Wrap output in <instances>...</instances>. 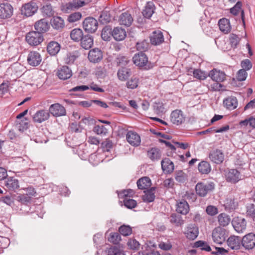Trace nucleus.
<instances>
[{
  "mask_svg": "<svg viewBox=\"0 0 255 255\" xmlns=\"http://www.w3.org/2000/svg\"><path fill=\"white\" fill-rule=\"evenodd\" d=\"M91 1V0H72L63 3L61 6V10L64 13H69L84 6Z\"/></svg>",
  "mask_w": 255,
  "mask_h": 255,
  "instance_id": "1",
  "label": "nucleus"
},
{
  "mask_svg": "<svg viewBox=\"0 0 255 255\" xmlns=\"http://www.w3.org/2000/svg\"><path fill=\"white\" fill-rule=\"evenodd\" d=\"M215 188V184L212 182H199L195 187L196 192L201 197H205Z\"/></svg>",
  "mask_w": 255,
  "mask_h": 255,
  "instance_id": "2",
  "label": "nucleus"
},
{
  "mask_svg": "<svg viewBox=\"0 0 255 255\" xmlns=\"http://www.w3.org/2000/svg\"><path fill=\"white\" fill-rule=\"evenodd\" d=\"M16 200L20 203V210L22 214H26L30 210V206L32 203V198L25 194H18Z\"/></svg>",
  "mask_w": 255,
  "mask_h": 255,
  "instance_id": "3",
  "label": "nucleus"
},
{
  "mask_svg": "<svg viewBox=\"0 0 255 255\" xmlns=\"http://www.w3.org/2000/svg\"><path fill=\"white\" fill-rule=\"evenodd\" d=\"M26 42L31 46H37L40 44L43 40V35L38 31H32L26 35Z\"/></svg>",
  "mask_w": 255,
  "mask_h": 255,
  "instance_id": "4",
  "label": "nucleus"
},
{
  "mask_svg": "<svg viewBox=\"0 0 255 255\" xmlns=\"http://www.w3.org/2000/svg\"><path fill=\"white\" fill-rule=\"evenodd\" d=\"M38 8L37 3L34 1H30L22 5L21 8V14L26 17L34 15Z\"/></svg>",
  "mask_w": 255,
  "mask_h": 255,
  "instance_id": "5",
  "label": "nucleus"
},
{
  "mask_svg": "<svg viewBox=\"0 0 255 255\" xmlns=\"http://www.w3.org/2000/svg\"><path fill=\"white\" fill-rule=\"evenodd\" d=\"M212 237L215 243L222 245L227 237L226 231L220 227H216L212 231Z\"/></svg>",
  "mask_w": 255,
  "mask_h": 255,
  "instance_id": "6",
  "label": "nucleus"
},
{
  "mask_svg": "<svg viewBox=\"0 0 255 255\" xmlns=\"http://www.w3.org/2000/svg\"><path fill=\"white\" fill-rule=\"evenodd\" d=\"M170 120L173 125L179 126L185 122L186 116L182 111L176 109L171 112Z\"/></svg>",
  "mask_w": 255,
  "mask_h": 255,
  "instance_id": "7",
  "label": "nucleus"
},
{
  "mask_svg": "<svg viewBox=\"0 0 255 255\" xmlns=\"http://www.w3.org/2000/svg\"><path fill=\"white\" fill-rule=\"evenodd\" d=\"M98 26V21L92 17L86 18L83 22V27L85 31L88 32H95L97 29Z\"/></svg>",
  "mask_w": 255,
  "mask_h": 255,
  "instance_id": "8",
  "label": "nucleus"
},
{
  "mask_svg": "<svg viewBox=\"0 0 255 255\" xmlns=\"http://www.w3.org/2000/svg\"><path fill=\"white\" fill-rule=\"evenodd\" d=\"M232 224L234 230L238 233H244L247 228V222L242 217H234L232 221Z\"/></svg>",
  "mask_w": 255,
  "mask_h": 255,
  "instance_id": "9",
  "label": "nucleus"
},
{
  "mask_svg": "<svg viewBox=\"0 0 255 255\" xmlns=\"http://www.w3.org/2000/svg\"><path fill=\"white\" fill-rule=\"evenodd\" d=\"M13 8L8 2L0 4V19H5L9 18L13 15Z\"/></svg>",
  "mask_w": 255,
  "mask_h": 255,
  "instance_id": "10",
  "label": "nucleus"
},
{
  "mask_svg": "<svg viewBox=\"0 0 255 255\" xmlns=\"http://www.w3.org/2000/svg\"><path fill=\"white\" fill-rule=\"evenodd\" d=\"M241 244L246 250H251L255 247V234L250 233L242 238Z\"/></svg>",
  "mask_w": 255,
  "mask_h": 255,
  "instance_id": "11",
  "label": "nucleus"
},
{
  "mask_svg": "<svg viewBox=\"0 0 255 255\" xmlns=\"http://www.w3.org/2000/svg\"><path fill=\"white\" fill-rule=\"evenodd\" d=\"M27 63L33 67L39 65L42 61V57L40 54L35 51H32L29 52L27 58Z\"/></svg>",
  "mask_w": 255,
  "mask_h": 255,
  "instance_id": "12",
  "label": "nucleus"
},
{
  "mask_svg": "<svg viewBox=\"0 0 255 255\" xmlns=\"http://www.w3.org/2000/svg\"><path fill=\"white\" fill-rule=\"evenodd\" d=\"M49 113L55 117L63 116L66 114L65 108L59 103L52 104L49 107Z\"/></svg>",
  "mask_w": 255,
  "mask_h": 255,
  "instance_id": "13",
  "label": "nucleus"
},
{
  "mask_svg": "<svg viewBox=\"0 0 255 255\" xmlns=\"http://www.w3.org/2000/svg\"><path fill=\"white\" fill-rule=\"evenodd\" d=\"M208 76L212 80L217 82H222L226 78V75L224 72L215 68L209 72Z\"/></svg>",
  "mask_w": 255,
  "mask_h": 255,
  "instance_id": "14",
  "label": "nucleus"
},
{
  "mask_svg": "<svg viewBox=\"0 0 255 255\" xmlns=\"http://www.w3.org/2000/svg\"><path fill=\"white\" fill-rule=\"evenodd\" d=\"M184 234L188 239L194 240L196 239L198 236V228L195 225H189L185 229Z\"/></svg>",
  "mask_w": 255,
  "mask_h": 255,
  "instance_id": "15",
  "label": "nucleus"
},
{
  "mask_svg": "<svg viewBox=\"0 0 255 255\" xmlns=\"http://www.w3.org/2000/svg\"><path fill=\"white\" fill-rule=\"evenodd\" d=\"M118 22L121 25L128 27L131 25L133 18L129 12H123L119 15Z\"/></svg>",
  "mask_w": 255,
  "mask_h": 255,
  "instance_id": "16",
  "label": "nucleus"
},
{
  "mask_svg": "<svg viewBox=\"0 0 255 255\" xmlns=\"http://www.w3.org/2000/svg\"><path fill=\"white\" fill-rule=\"evenodd\" d=\"M126 139L127 141L133 146H137L140 144V137L134 131H128L126 134Z\"/></svg>",
  "mask_w": 255,
  "mask_h": 255,
  "instance_id": "17",
  "label": "nucleus"
},
{
  "mask_svg": "<svg viewBox=\"0 0 255 255\" xmlns=\"http://www.w3.org/2000/svg\"><path fill=\"white\" fill-rule=\"evenodd\" d=\"M226 178L227 181L236 183L241 179V176L237 169H231L226 172Z\"/></svg>",
  "mask_w": 255,
  "mask_h": 255,
  "instance_id": "18",
  "label": "nucleus"
},
{
  "mask_svg": "<svg viewBox=\"0 0 255 255\" xmlns=\"http://www.w3.org/2000/svg\"><path fill=\"white\" fill-rule=\"evenodd\" d=\"M223 105L227 109L233 110L237 108L238 101L236 97L233 96H228L224 99Z\"/></svg>",
  "mask_w": 255,
  "mask_h": 255,
  "instance_id": "19",
  "label": "nucleus"
},
{
  "mask_svg": "<svg viewBox=\"0 0 255 255\" xmlns=\"http://www.w3.org/2000/svg\"><path fill=\"white\" fill-rule=\"evenodd\" d=\"M50 117V114L45 110L37 111L33 116V120L34 122L41 123L47 120Z\"/></svg>",
  "mask_w": 255,
  "mask_h": 255,
  "instance_id": "20",
  "label": "nucleus"
},
{
  "mask_svg": "<svg viewBox=\"0 0 255 255\" xmlns=\"http://www.w3.org/2000/svg\"><path fill=\"white\" fill-rule=\"evenodd\" d=\"M132 59L133 63L140 67L145 66L148 62L146 55L142 52L135 54Z\"/></svg>",
  "mask_w": 255,
  "mask_h": 255,
  "instance_id": "21",
  "label": "nucleus"
},
{
  "mask_svg": "<svg viewBox=\"0 0 255 255\" xmlns=\"http://www.w3.org/2000/svg\"><path fill=\"white\" fill-rule=\"evenodd\" d=\"M103 58L102 52L98 48L91 50L88 54L89 60L93 63H98Z\"/></svg>",
  "mask_w": 255,
  "mask_h": 255,
  "instance_id": "22",
  "label": "nucleus"
},
{
  "mask_svg": "<svg viewBox=\"0 0 255 255\" xmlns=\"http://www.w3.org/2000/svg\"><path fill=\"white\" fill-rule=\"evenodd\" d=\"M150 40L151 43L154 45H158L164 41V36L162 32L160 30H155L152 32Z\"/></svg>",
  "mask_w": 255,
  "mask_h": 255,
  "instance_id": "23",
  "label": "nucleus"
},
{
  "mask_svg": "<svg viewBox=\"0 0 255 255\" xmlns=\"http://www.w3.org/2000/svg\"><path fill=\"white\" fill-rule=\"evenodd\" d=\"M209 158L212 162L216 164H220L224 160V155L220 150L216 149L210 153Z\"/></svg>",
  "mask_w": 255,
  "mask_h": 255,
  "instance_id": "24",
  "label": "nucleus"
},
{
  "mask_svg": "<svg viewBox=\"0 0 255 255\" xmlns=\"http://www.w3.org/2000/svg\"><path fill=\"white\" fill-rule=\"evenodd\" d=\"M57 75L60 79L66 80L72 76V72L68 66H63L58 69Z\"/></svg>",
  "mask_w": 255,
  "mask_h": 255,
  "instance_id": "25",
  "label": "nucleus"
},
{
  "mask_svg": "<svg viewBox=\"0 0 255 255\" xmlns=\"http://www.w3.org/2000/svg\"><path fill=\"white\" fill-rule=\"evenodd\" d=\"M49 24L48 21L45 19H41L35 23L34 28L37 31L42 33H44L48 31L49 28Z\"/></svg>",
  "mask_w": 255,
  "mask_h": 255,
  "instance_id": "26",
  "label": "nucleus"
},
{
  "mask_svg": "<svg viewBox=\"0 0 255 255\" xmlns=\"http://www.w3.org/2000/svg\"><path fill=\"white\" fill-rule=\"evenodd\" d=\"M240 238L236 236H230L227 241V243L229 247L232 250H238L241 246Z\"/></svg>",
  "mask_w": 255,
  "mask_h": 255,
  "instance_id": "27",
  "label": "nucleus"
},
{
  "mask_svg": "<svg viewBox=\"0 0 255 255\" xmlns=\"http://www.w3.org/2000/svg\"><path fill=\"white\" fill-rule=\"evenodd\" d=\"M127 36V33L125 29L116 27L113 30V37L117 41L124 40Z\"/></svg>",
  "mask_w": 255,
  "mask_h": 255,
  "instance_id": "28",
  "label": "nucleus"
},
{
  "mask_svg": "<svg viewBox=\"0 0 255 255\" xmlns=\"http://www.w3.org/2000/svg\"><path fill=\"white\" fill-rule=\"evenodd\" d=\"M162 170L166 173H172L174 169V164L169 158H165L161 162Z\"/></svg>",
  "mask_w": 255,
  "mask_h": 255,
  "instance_id": "29",
  "label": "nucleus"
},
{
  "mask_svg": "<svg viewBox=\"0 0 255 255\" xmlns=\"http://www.w3.org/2000/svg\"><path fill=\"white\" fill-rule=\"evenodd\" d=\"M81 41V46L85 49H89L93 45L94 40L93 37L89 34L84 35Z\"/></svg>",
  "mask_w": 255,
  "mask_h": 255,
  "instance_id": "30",
  "label": "nucleus"
},
{
  "mask_svg": "<svg viewBox=\"0 0 255 255\" xmlns=\"http://www.w3.org/2000/svg\"><path fill=\"white\" fill-rule=\"evenodd\" d=\"M176 211L178 213L182 215H186L189 211V206L188 203L182 200L177 203Z\"/></svg>",
  "mask_w": 255,
  "mask_h": 255,
  "instance_id": "31",
  "label": "nucleus"
},
{
  "mask_svg": "<svg viewBox=\"0 0 255 255\" xmlns=\"http://www.w3.org/2000/svg\"><path fill=\"white\" fill-rule=\"evenodd\" d=\"M219 28L225 33H229L231 30V26L229 19L223 18L221 19L218 22Z\"/></svg>",
  "mask_w": 255,
  "mask_h": 255,
  "instance_id": "32",
  "label": "nucleus"
},
{
  "mask_svg": "<svg viewBox=\"0 0 255 255\" xmlns=\"http://www.w3.org/2000/svg\"><path fill=\"white\" fill-rule=\"evenodd\" d=\"M155 9L154 5L152 1H148L146 3L142 13L144 17L149 18L154 13Z\"/></svg>",
  "mask_w": 255,
  "mask_h": 255,
  "instance_id": "33",
  "label": "nucleus"
},
{
  "mask_svg": "<svg viewBox=\"0 0 255 255\" xmlns=\"http://www.w3.org/2000/svg\"><path fill=\"white\" fill-rule=\"evenodd\" d=\"M4 185L8 190L14 191L19 187V182L17 179L9 177L5 181Z\"/></svg>",
  "mask_w": 255,
  "mask_h": 255,
  "instance_id": "34",
  "label": "nucleus"
},
{
  "mask_svg": "<svg viewBox=\"0 0 255 255\" xmlns=\"http://www.w3.org/2000/svg\"><path fill=\"white\" fill-rule=\"evenodd\" d=\"M60 45L55 41L50 42L47 46V52L51 55H55L60 51Z\"/></svg>",
  "mask_w": 255,
  "mask_h": 255,
  "instance_id": "35",
  "label": "nucleus"
},
{
  "mask_svg": "<svg viewBox=\"0 0 255 255\" xmlns=\"http://www.w3.org/2000/svg\"><path fill=\"white\" fill-rule=\"evenodd\" d=\"M130 75V69L126 67H122L117 73L118 79L122 81H126Z\"/></svg>",
  "mask_w": 255,
  "mask_h": 255,
  "instance_id": "36",
  "label": "nucleus"
},
{
  "mask_svg": "<svg viewBox=\"0 0 255 255\" xmlns=\"http://www.w3.org/2000/svg\"><path fill=\"white\" fill-rule=\"evenodd\" d=\"M147 156L152 161H157L161 157V152L157 148H152L147 151Z\"/></svg>",
  "mask_w": 255,
  "mask_h": 255,
  "instance_id": "37",
  "label": "nucleus"
},
{
  "mask_svg": "<svg viewBox=\"0 0 255 255\" xmlns=\"http://www.w3.org/2000/svg\"><path fill=\"white\" fill-rule=\"evenodd\" d=\"M137 186L139 189H145L150 187L151 185V180L147 177H144L140 178L137 181Z\"/></svg>",
  "mask_w": 255,
  "mask_h": 255,
  "instance_id": "38",
  "label": "nucleus"
},
{
  "mask_svg": "<svg viewBox=\"0 0 255 255\" xmlns=\"http://www.w3.org/2000/svg\"><path fill=\"white\" fill-rule=\"evenodd\" d=\"M84 36L83 31L80 28H74L70 32V37L75 42L81 41Z\"/></svg>",
  "mask_w": 255,
  "mask_h": 255,
  "instance_id": "39",
  "label": "nucleus"
},
{
  "mask_svg": "<svg viewBox=\"0 0 255 255\" xmlns=\"http://www.w3.org/2000/svg\"><path fill=\"white\" fill-rule=\"evenodd\" d=\"M155 188L152 187L149 190L144 191V195L143 196L142 199L144 202H151L155 199Z\"/></svg>",
  "mask_w": 255,
  "mask_h": 255,
  "instance_id": "40",
  "label": "nucleus"
},
{
  "mask_svg": "<svg viewBox=\"0 0 255 255\" xmlns=\"http://www.w3.org/2000/svg\"><path fill=\"white\" fill-rule=\"evenodd\" d=\"M113 36V30L111 26L104 27L102 31L101 37L105 41H110Z\"/></svg>",
  "mask_w": 255,
  "mask_h": 255,
  "instance_id": "41",
  "label": "nucleus"
},
{
  "mask_svg": "<svg viewBox=\"0 0 255 255\" xmlns=\"http://www.w3.org/2000/svg\"><path fill=\"white\" fill-rule=\"evenodd\" d=\"M218 221L220 226L226 227L231 222V218L227 214L221 213L218 216Z\"/></svg>",
  "mask_w": 255,
  "mask_h": 255,
  "instance_id": "42",
  "label": "nucleus"
},
{
  "mask_svg": "<svg viewBox=\"0 0 255 255\" xmlns=\"http://www.w3.org/2000/svg\"><path fill=\"white\" fill-rule=\"evenodd\" d=\"M170 222L175 226H181L184 224L182 217L176 214H172L169 218Z\"/></svg>",
  "mask_w": 255,
  "mask_h": 255,
  "instance_id": "43",
  "label": "nucleus"
},
{
  "mask_svg": "<svg viewBox=\"0 0 255 255\" xmlns=\"http://www.w3.org/2000/svg\"><path fill=\"white\" fill-rule=\"evenodd\" d=\"M198 170L202 174H208L211 171V167L208 162L202 161L198 164Z\"/></svg>",
  "mask_w": 255,
  "mask_h": 255,
  "instance_id": "44",
  "label": "nucleus"
},
{
  "mask_svg": "<svg viewBox=\"0 0 255 255\" xmlns=\"http://www.w3.org/2000/svg\"><path fill=\"white\" fill-rule=\"evenodd\" d=\"M52 26L55 29H60L64 27V20L59 16L53 17L52 21Z\"/></svg>",
  "mask_w": 255,
  "mask_h": 255,
  "instance_id": "45",
  "label": "nucleus"
},
{
  "mask_svg": "<svg viewBox=\"0 0 255 255\" xmlns=\"http://www.w3.org/2000/svg\"><path fill=\"white\" fill-rule=\"evenodd\" d=\"M224 205L227 210H231L235 209L237 207L238 203L234 199L228 198L225 201Z\"/></svg>",
  "mask_w": 255,
  "mask_h": 255,
  "instance_id": "46",
  "label": "nucleus"
},
{
  "mask_svg": "<svg viewBox=\"0 0 255 255\" xmlns=\"http://www.w3.org/2000/svg\"><path fill=\"white\" fill-rule=\"evenodd\" d=\"M105 255H126L124 251L120 247L113 246L107 250Z\"/></svg>",
  "mask_w": 255,
  "mask_h": 255,
  "instance_id": "47",
  "label": "nucleus"
},
{
  "mask_svg": "<svg viewBox=\"0 0 255 255\" xmlns=\"http://www.w3.org/2000/svg\"><path fill=\"white\" fill-rule=\"evenodd\" d=\"M43 15L46 17H51L54 15V11L50 4H46L41 8Z\"/></svg>",
  "mask_w": 255,
  "mask_h": 255,
  "instance_id": "48",
  "label": "nucleus"
},
{
  "mask_svg": "<svg viewBox=\"0 0 255 255\" xmlns=\"http://www.w3.org/2000/svg\"><path fill=\"white\" fill-rule=\"evenodd\" d=\"M94 244L97 249L100 248L104 244V238L102 234H97L93 237Z\"/></svg>",
  "mask_w": 255,
  "mask_h": 255,
  "instance_id": "49",
  "label": "nucleus"
},
{
  "mask_svg": "<svg viewBox=\"0 0 255 255\" xmlns=\"http://www.w3.org/2000/svg\"><path fill=\"white\" fill-rule=\"evenodd\" d=\"M153 107L154 112L158 115L163 114L165 112V108L162 103H154Z\"/></svg>",
  "mask_w": 255,
  "mask_h": 255,
  "instance_id": "50",
  "label": "nucleus"
},
{
  "mask_svg": "<svg viewBox=\"0 0 255 255\" xmlns=\"http://www.w3.org/2000/svg\"><path fill=\"white\" fill-rule=\"evenodd\" d=\"M111 20V16L109 11H103L100 16V20L103 23L109 22Z\"/></svg>",
  "mask_w": 255,
  "mask_h": 255,
  "instance_id": "51",
  "label": "nucleus"
},
{
  "mask_svg": "<svg viewBox=\"0 0 255 255\" xmlns=\"http://www.w3.org/2000/svg\"><path fill=\"white\" fill-rule=\"evenodd\" d=\"M82 18V14L80 12H75L70 14L67 18L68 21L70 23L76 22Z\"/></svg>",
  "mask_w": 255,
  "mask_h": 255,
  "instance_id": "52",
  "label": "nucleus"
},
{
  "mask_svg": "<svg viewBox=\"0 0 255 255\" xmlns=\"http://www.w3.org/2000/svg\"><path fill=\"white\" fill-rule=\"evenodd\" d=\"M93 131L100 135H106L108 132V129L103 125H96L93 128Z\"/></svg>",
  "mask_w": 255,
  "mask_h": 255,
  "instance_id": "53",
  "label": "nucleus"
},
{
  "mask_svg": "<svg viewBox=\"0 0 255 255\" xmlns=\"http://www.w3.org/2000/svg\"><path fill=\"white\" fill-rule=\"evenodd\" d=\"M119 231L122 235L127 236L131 234L132 229L129 226L123 225L120 227Z\"/></svg>",
  "mask_w": 255,
  "mask_h": 255,
  "instance_id": "54",
  "label": "nucleus"
},
{
  "mask_svg": "<svg viewBox=\"0 0 255 255\" xmlns=\"http://www.w3.org/2000/svg\"><path fill=\"white\" fill-rule=\"evenodd\" d=\"M149 46V43L147 40H144L136 43V48L141 52L146 51Z\"/></svg>",
  "mask_w": 255,
  "mask_h": 255,
  "instance_id": "55",
  "label": "nucleus"
},
{
  "mask_svg": "<svg viewBox=\"0 0 255 255\" xmlns=\"http://www.w3.org/2000/svg\"><path fill=\"white\" fill-rule=\"evenodd\" d=\"M229 40L231 46L236 48L240 42V38L238 35L232 33L230 35Z\"/></svg>",
  "mask_w": 255,
  "mask_h": 255,
  "instance_id": "56",
  "label": "nucleus"
},
{
  "mask_svg": "<svg viewBox=\"0 0 255 255\" xmlns=\"http://www.w3.org/2000/svg\"><path fill=\"white\" fill-rule=\"evenodd\" d=\"M76 151L81 159H86L88 155V152L84 149V145H79Z\"/></svg>",
  "mask_w": 255,
  "mask_h": 255,
  "instance_id": "57",
  "label": "nucleus"
},
{
  "mask_svg": "<svg viewBox=\"0 0 255 255\" xmlns=\"http://www.w3.org/2000/svg\"><path fill=\"white\" fill-rule=\"evenodd\" d=\"M138 79L132 77L127 82V87L128 89H134L138 86Z\"/></svg>",
  "mask_w": 255,
  "mask_h": 255,
  "instance_id": "58",
  "label": "nucleus"
},
{
  "mask_svg": "<svg viewBox=\"0 0 255 255\" xmlns=\"http://www.w3.org/2000/svg\"><path fill=\"white\" fill-rule=\"evenodd\" d=\"M175 178L180 183H184L187 180V175L182 171H178L176 172Z\"/></svg>",
  "mask_w": 255,
  "mask_h": 255,
  "instance_id": "59",
  "label": "nucleus"
},
{
  "mask_svg": "<svg viewBox=\"0 0 255 255\" xmlns=\"http://www.w3.org/2000/svg\"><path fill=\"white\" fill-rule=\"evenodd\" d=\"M193 76L198 79L202 80H205L207 78L206 73L199 69L194 70L193 71Z\"/></svg>",
  "mask_w": 255,
  "mask_h": 255,
  "instance_id": "60",
  "label": "nucleus"
},
{
  "mask_svg": "<svg viewBox=\"0 0 255 255\" xmlns=\"http://www.w3.org/2000/svg\"><path fill=\"white\" fill-rule=\"evenodd\" d=\"M108 240L110 242L116 244L121 240V237L118 233H111Z\"/></svg>",
  "mask_w": 255,
  "mask_h": 255,
  "instance_id": "61",
  "label": "nucleus"
},
{
  "mask_svg": "<svg viewBox=\"0 0 255 255\" xmlns=\"http://www.w3.org/2000/svg\"><path fill=\"white\" fill-rule=\"evenodd\" d=\"M247 215L253 219L255 218V206L253 204H251L247 206Z\"/></svg>",
  "mask_w": 255,
  "mask_h": 255,
  "instance_id": "62",
  "label": "nucleus"
},
{
  "mask_svg": "<svg viewBox=\"0 0 255 255\" xmlns=\"http://www.w3.org/2000/svg\"><path fill=\"white\" fill-rule=\"evenodd\" d=\"M128 247L132 250H138L140 244L136 240L133 239H130L128 242Z\"/></svg>",
  "mask_w": 255,
  "mask_h": 255,
  "instance_id": "63",
  "label": "nucleus"
},
{
  "mask_svg": "<svg viewBox=\"0 0 255 255\" xmlns=\"http://www.w3.org/2000/svg\"><path fill=\"white\" fill-rule=\"evenodd\" d=\"M125 206L129 209H132L136 206V202L133 199L125 198L124 201Z\"/></svg>",
  "mask_w": 255,
  "mask_h": 255,
  "instance_id": "64",
  "label": "nucleus"
}]
</instances>
